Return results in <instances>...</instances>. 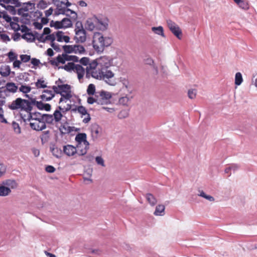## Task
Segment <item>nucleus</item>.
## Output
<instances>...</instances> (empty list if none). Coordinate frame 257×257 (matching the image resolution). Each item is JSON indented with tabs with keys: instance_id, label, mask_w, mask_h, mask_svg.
Instances as JSON below:
<instances>
[{
	"instance_id": "obj_1",
	"label": "nucleus",
	"mask_w": 257,
	"mask_h": 257,
	"mask_svg": "<svg viewBox=\"0 0 257 257\" xmlns=\"http://www.w3.org/2000/svg\"><path fill=\"white\" fill-rule=\"evenodd\" d=\"M113 39L110 37H104L99 32L94 33L92 40L93 48L98 53L103 52L105 47H107L111 45Z\"/></svg>"
},
{
	"instance_id": "obj_2",
	"label": "nucleus",
	"mask_w": 257,
	"mask_h": 257,
	"mask_svg": "<svg viewBox=\"0 0 257 257\" xmlns=\"http://www.w3.org/2000/svg\"><path fill=\"white\" fill-rule=\"evenodd\" d=\"M25 96L28 98V99H23L21 97H18L13 100L10 105H14L15 106L24 107L27 110H33V106H37L40 101H37L36 98L30 97V95L26 94Z\"/></svg>"
},
{
	"instance_id": "obj_3",
	"label": "nucleus",
	"mask_w": 257,
	"mask_h": 257,
	"mask_svg": "<svg viewBox=\"0 0 257 257\" xmlns=\"http://www.w3.org/2000/svg\"><path fill=\"white\" fill-rule=\"evenodd\" d=\"M75 36L74 40L76 43H84L86 40V31L84 29L82 23L78 21L75 24V29L74 30Z\"/></svg>"
},
{
	"instance_id": "obj_4",
	"label": "nucleus",
	"mask_w": 257,
	"mask_h": 257,
	"mask_svg": "<svg viewBox=\"0 0 257 257\" xmlns=\"http://www.w3.org/2000/svg\"><path fill=\"white\" fill-rule=\"evenodd\" d=\"M114 73L111 70H102L101 79L104 80L108 85L114 86L116 84V82L115 80L112 79L114 77Z\"/></svg>"
},
{
	"instance_id": "obj_5",
	"label": "nucleus",
	"mask_w": 257,
	"mask_h": 257,
	"mask_svg": "<svg viewBox=\"0 0 257 257\" xmlns=\"http://www.w3.org/2000/svg\"><path fill=\"white\" fill-rule=\"evenodd\" d=\"M167 24L169 30L179 39H181L182 32L179 27L171 20L167 21Z\"/></svg>"
},
{
	"instance_id": "obj_6",
	"label": "nucleus",
	"mask_w": 257,
	"mask_h": 257,
	"mask_svg": "<svg viewBox=\"0 0 257 257\" xmlns=\"http://www.w3.org/2000/svg\"><path fill=\"white\" fill-rule=\"evenodd\" d=\"M78 111L80 114H81V117L83 115H87V117L84 118L82 122L84 123H88L91 119V117L90 114L88 113L87 109L86 108L82 106H75L74 108H73L71 109V112H75L76 111Z\"/></svg>"
},
{
	"instance_id": "obj_7",
	"label": "nucleus",
	"mask_w": 257,
	"mask_h": 257,
	"mask_svg": "<svg viewBox=\"0 0 257 257\" xmlns=\"http://www.w3.org/2000/svg\"><path fill=\"white\" fill-rule=\"evenodd\" d=\"M96 28L105 31L107 29L108 19L106 17H97L95 16Z\"/></svg>"
},
{
	"instance_id": "obj_8",
	"label": "nucleus",
	"mask_w": 257,
	"mask_h": 257,
	"mask_svg": "<svg viewBox=\"0 0 257 257\" xmlns=\"http://www.w3.org/2000/svg\"><path fill=\"white\" fill-rule=\"evenodd\" d=\"M21 32L22 33H25V34H23L22 35V38L24 39L27 40L28 42H33L35 39L36 37L35 35H34L33 32H30V29L27 26L25 25H23L22 26Z\"/></svg>"
},
{
	"instance_id": "obj_9",
	"label": "nucleus",
	"mask_w": 257,
	"mask_h": 257,
	"mask_svg": "<svg viewBox=\"0 0 257 257\" xmlns=\"http://www.w3.org/2000/svg\"><path fill=\"white\" fill-rule=\"evenodd\" d=\"M8 107L9 108H10L11 110H20L21 111H25L26 112H27L28 113V118L27 119L25 118L24 116H23L22 115V114H20V116H21V118H22V119H23V120L24 121V122H26V121H30L31 120H34V115H33V112H32V110H27L26 109H25L24 107H18V106H13V105H8Z\"/></svg>"
},
{
	"instance_id": "obj_10",
	"label": "nucleus",
	"mask_w": 257,
	"mask_h": 257,
	"mask_svg": "<svg viewBox=\"0 0 257 257\" xmlns=\"http://www.w3.org/2000/svg\"><path fill=\"white\" fill-rule=\"evenodd\" d=\"M2 17L7 22L10 24L12 29L15 31H18L20 30V25L18 23H14L12 21V18L8 15L7 12L5 11L2 12Z\"/></svg>"
},
{
	"instance_id": "obj_11",
	"label": "nucleus",
	"mask_w": 257,
	"mask_h": 257,
	"mask_svg": "<svg viewBox=\"0 0 257 257\" xmlns=\"http://www.w3.org/2000/svg\"><path fill=\"white\" fill-rule=\"evenodd\" d=\"M4 94L6 96H9L10 93H15L18 89V86L14 82H7L5 87Z\"/></svg>"
},
{
	"instance_id": "obj_12",
	"label": "nucleus",
	"mask_w": 257,
	"mask_h": 257,
	"mask_svg": "<svg viewBox=\"0 0 257 257\" xmlns=\"http://www.w3.org/2000/svg\"><path fill=\"white\" fill-rule=\"evenodd\" d=\"M111 60L107 56L100 57L99 58V66L101 70H104L111 66Z\"/></svg>"
},
{
	"instance_id": "obj_13",
	"label": "nucleus",
	"mask_w": 257,
	"mask_h": 257,
	"mask_svg": "<svg viewBox=\"0 0 257 257\" xmlns=\"http://www.w3.org/2000/svg\"><path fill=\"white\" fill-rule=\"evenodd\" d=\"M85 29L88 31H92L96 28L95 15L88 18L85 24Z\"/></svg>"
},
{
	"instance_id": "obj_14",
	"label": "nucleus",
	"mask_w": 257,
	"mask_h": 257,
	"mask_svg": "<svg viewBox=\"0 0 257 257\" xmlns=\"http://www.w3.org/2000/svg\"><path fill=\"white\" fill-rule=\"evenodd\" d=\"M63 151L68 157L73 156L77 153L75 147L71 145L64 146Z\"/></svg>"
},
{
	"instance_id": "obj_15",
	"label": "nucleus",
	"mask_w": 257,
	"mask_h": 257,
	"mask_svg": "<svg viewBox=\"0 0 257 257\" xmlns=\"http://www.w3.org/2000/svg\"><path fill=\"white\" fill-rule=\"evenodd\" d=\"M99 93L100 97H101V99L99 100H101V102H103V104L107 103V102L112 97L111 93L103 90H101Z\"/></svg>"
},
{
	"instance_id": "obj_16",
	"label": "nucleus",
	"mask_w": 257,
	"mask_h": 257,
	"mask_svg": "<svg viewBox=\"0 0 257 257\" xmlns=\"http://www.w3.org/2000/svg\"><path fill=\"white\" fill-rule=\"evenodd\" d=\"M21 6V9L24 13L28 12L29 11L33 10L35 9V4L33 1H29L22 3Z\"/></svg>"
},
{
	"instance_id": "obj_17",
	"label": "nucleus",
	"mask_w": 257,
	"mask_h": 257,
	"mask_svg": "<svg viewBox=\"0 0 257 257\" xmlns=\"http://www.w3.org/2000/svg\"><path fill=\"white\" fill-rule=\"evenodd\" d=\"M50 151L54 156L57 158H60L62 153V150L57 147L55 144H52L50 147Z\"/></svg>"
},
{
	"instance_id": "obj_18",
	"label": "nucleus",
	"mask_w": 257,
	"mask_h": 257,
	"mask_svg": "<svg viewBox=\"0 0 257 257\" xmlns=\"http://www.w3.org/2000/svg\"><path fill=\"white\" fill-rule=\"evenodd\" d=\"M65 62V57L60 54H59L55 59L50 60V64L55 66H58L59 63L64 64Z\"/></svg>"
},
{
	"instance_id": "obj_19",
	"label": "nucleus",
	"mask_w": 257,
	"mask_h": 257,
	"mask_svg": "<svg viewBox=\"0 0 257 257\" xmlns=\"http://www.w3.org/2000/svg\"><path fill=\"white\" fill-rule=\"evenodd\" d=\"M11 192L10 188L7 187L6 185H4V182L3 181L0 185V196H8Z\"/></svg>"
},
{
	"instance_id": "obj_20",
	"label": "nucleus",
	"mask_w": 257,
	"mask_h": 257,
	"mask_svg": "<svg viewBox=\"0 0 257 257\" xmlns=\"http://www.w3.org/2000/svg\"><path fill=\"white\" fill-rule=\"evenodd\" d=\"M100 129V128L97 124L95 123L92 125L91 127V136L93 140L97 138Z\"/></svg>"
},
{
	"instance_id": "obj_21",
	"label": "nucleus",
	"mask_w": 257,
	"mask_h": 257,
	"mask_svg": "<svg viewBox=\"0 0 257 257\" xmlns=\"http://www.w3.org/2000/svg\"><path fill=\"white\" fill-rule=\"evenodd\" d=\"M3 182H4V185H6V186L7 187L10 188L11 190V189L17 188L18 186V184L15 180L7 179V180L3 181Z\"/></svg>"
},
{
	"instance_id": "obj_22",
	"label": "nucleus",
	"mask_w": 257,
	"mask_h": 257,
	"mask_svg": "<svg viewBox=\"0 0 257 257\" xmlns=\"http://www.w3.org/2000/svg\"><path fill=\"white\" fill-rule=\"evenodd\" d=\"M75 148L76 150H77V153L76 154L78 156H84L87 152V148L86 149L83 144H81L80 145L77 144Z\"/></svg>"
},
{
	"instance_id": "obj_23",
	"label": "nucleus",
	"mask_w": 257,
	"mask_h": 257,
	"mask_svg": "<svg viewBox=\"0 0 257 257\" xmlns=\"http://www.w3.org/2000/svg\"><path fill=\"white\" fill-rule=\"evenodd\" d=\"M57 8L55 11V15L58 16L60 14L66 15L67 17H70V14H66L65 13V8H62L61 6L59 4H55Z\"/></svg>"
},
{
	"instance_id": "obj_24",
	"label": "nucleus",
	"mask_w": 257,
	"mask_h": 257,
	"mask_svg": "<svg viewBox=\"0 0 257 257\" xmlns=\"http://www.w3.org/2000/svg\"><path fill=\"white\" fill-rule=\"evenodd\" d=\"M37 108L40 110H45L46 111H50L51 109V105L49 103H44L42 101H40Z\"/></svg>"
},
{
	"instance_id": "obj_25",
	"label": "nucleus",
	"mask_w": 257,
	"mask_h": 257,
	"mask_svg": "<svg viewBox=\"0 0 257 257\" xmlns=\"http://www.w3.org/2000/svg\"><path fill=\"white\" fill-rule=\"evenodd\" d=\"M165 209L164 205H158L156 207L154 214L156 216H163L165 214Z\"/></svg>"
},
{
	"instance_id": "obj_26",
	"label": "nucleus",
	"mask_w": 257,
	"mask_h": 257,
	"mask_svg": "<svg viewBox=\"0 0 257 257\" xmlns=\"http://www.w3.org/2000/svg\"><path fill=\"white\" fill-rule=\"evenodd\" d=\"M76 64L74 62H68L67 64L58 67V69H63L67 72H71L72 70L74 71Z\"/></svg>"
},
{
	"instance_id": "obj_27",
	"label": "nucleus",
	"mask_w": 257,
	"mask_h": 257,
	"mask_svg": "<svg viewBox=\"0 0 257 257\" xmlns=\"http://www.w3.org/2000/svg\"><path fill=\"white\" fill-rule=\"evenodd\" d=\"M87 139V135L85 133H78L76 135L75 140L77 142V144L80 145L82 144V142Z\"/></svg>"
},
{
	"instance_id": "obj_28",
	"label": "nucleus",
	"mask_w": 257,
	"mask_h": 257,
	"mask_svg": "<svg viewBox=\"0 0 257 257\" xmlns=\"http://www.w3.org/2000/svg\"><path fill=\"white\" fill-rule=\"evenodd\" d=\"M63 50L65 52L64 54H70L72 53H76L75 47L74 45H64L63 46Z\"/></svg>"
},
{
	"instance_id": "obj_29",
	"label": "nucleus",
	"mask_w": 257,
	"mask_h": 257,
	"mask_svg": "<svg viewBox=\"0 0 257 257\" xmlns=\"http://www.w3.org/2000/svg\"><path fill=\"white\" fill-rule=\"evenodd\" d=\"M152 31L158 35H160L163 37H165V34L164 33V29L162 26L159 27H153L152 28Z\"/></svg>"
},
{
	"instance_id": "obj_30",
	"label": "nucleus",
	"mask_w": 257,
	"mask_h": 257,
	"mask_svg": "<svg viewBox=\"0 0 257 257\" xmlns=\"http://www.w3.org/2000/svg\"><path fill=\"white\" fill-rule=\"evenodd\" d=\"M44 121L48 124H53L54 119L52 114L44 113L43 114Z\"/></svg>"
},
{
	"instance_id": "obj_31",
	"label": "nucleus",
	"mask_w": 257,
	"mask_h": 257,
	"mask_svg": "<svg viewBox=\"0 0 257 257\" xmlns=\"http://www.w3.org/2000/svg\"><path fill=\"white\" fill-rule=\"evenodd\" d=\"M58 87L60 89V92H61V94L66 93L67 91H71V86L68 84L58 85Z\"/></svg>"
},
{
	"instance_id": "obj_32",
	"label": "nucleus",
	"mask_w": 257,
	"mask_h": 257,
	"mask_svg": "<svg viewBox=\"0 0 257 257\" xmlns=\"http://www.w3.org/2000/svg\"><path fill=\"white\" fill-rule=\"evenodd\" d=\"M52 115L55 122H59L63 117V114L59 110H55Z\"/></svg>"
},
{
	"instance_id": "obj_33",
	"label": "nucleus",
	"mask_w": 257,
	"mask_h": 257,
	"mask_svg": "<svg viewBox=\"0 0 257 257\" xmlns=\"http://www.w3.org/2000/svg\"><path fill=\"white\" fill-rule=\"evenodd\" d=\"M146 198L147 201L151 206H155L156 204L157 199L153 194L151 193L147 194Z\"/></svg>"
},
{
	"instance_id": "obj_34",
	"label": "nucleus",
	"mask_w": 257,
	"mask_h": 257,
	"mask_svg": "<svg viewBox=\"0 0 257 257\" xmlns=\"http://www.w3.org/2000/svg\"><path fill=\"white\" fill-rule=\"evenodd\" d=\"M3 68H1L0 69V74L5 77H8L11 74V68L9 65H6L5 67V71H3Z\"/></svg>"
},
{
	"instance_id": "obj_35",
	"label": "nucleus",
	"mask_w": 257,
	"mask_h": 257,
	"mask_svg": "<svg viewBox=\"0 0 257 257\" xmlns=\"http://www.w3.org/2000/svg\"><path fill=\"white\" fill-rule=\"evenodd\" d=\"M9 4H11L15 6L17 8L21 7L22 3L20 2L19 0H1V3Z\"/></svg>"
},
{
	"instance_id": "obj_36",
	"label": "nucleus",
	"mask_w": 257,
	"mask_h": 257,
	"mask_svg": "<svg viewBox=\"0 0 257 257\" xmlns=\"http://www.w3.org/2000/svg\"><path fill=\"white\" fill-rule=\"evenodd\" d=\"M62 56L65 57L66 61H73L72 62H79V58L75 55H69L66 54H62Z\"/></svg>"
},
{
	"instance_id": "obj_37",
	"label": "nucleus",
	"mask_w": 257,
	"mask_h": 257,
	"mask_svg": "<svg viewBox=\"0 0 257 257\" xmlns=\"http://www.w3.org/2000/svg\"><path fill=\"white\" fill-rule=\"evenodd\" d=\"M237 6L241 9L247 11L249 9V6L247 1L245 0H241L238 4Z\"/></svg>"
},
{
	"instance_id": "obj_38",
	"label": "nucleus",
	"mask_w": 257,
	"mask_h": 257,
	"mask_svg": "<svg viewBox=\"0 0 257 257\" xmlns=\"http://www.w3.org/2000/svg\"><path fill=\"white\" fill-rule=\"evenodd\" d=\"M19 91L24 93L25 95L28 94L27 93H29L32 88L31 86L29 85H22L19 88Z\"/></svg>"
},
{
	"instance_id": "obj_39",
	"label": "nucleus",
	"mask_w": 257,
	"mask_h": 257,
	"mask_svg": "<svg viewBox=\"0 0 257 257\" xmlns=\"http://www.w3.org/2000/svg\"><path fill=\"white\" fill-rule=\"evenodd\" d=\"M243 79L242 74L240 72H237L235 76V84L236 86L240 85L242 82Z\"/></svg>"
},
{
	"instance_id": "obj_40",
	"label": "nucleus",
	"mask_w": 257,
	"mask_h": 257,
	"mask_svg": "<svg viewBox=\"0 0 257 257\" xmlns=\"http://www.w3.org/2000/svg\"><path fill=\"white\" fill-rule=\"evenodd\" d=\"M87 102L89 104H92L95 102L98 104H103V102H101V100H99L92 96H89L87 98Z\"/></svg>"
},
{
	"instance_id": "obj_41",
	"label": "nucleus",
	"mask_w": 257,
	"mask_h": 257,
	"mask_svg": "<svg viewBox=\"0 0 257 257\" xmlns=\"http://www.w3.org/2000/svg\"><path fill=\"white\" fill-rule=\"evenodd\" d=\"M102 70L99 69L98 72L97 71H92L91 72V76L98 80H101Z\"/></svg>"
},
{
	"instance_id": "obj_42",
	"label": "nucleus",
	"mask_w": 257,
	"mask_h": 257,
	"mask_svg": "<svg viewBox=\"0 0 257 257\" xmlns=\"http://www.w3.org/2000/svg\"><path fill=\"white\" fill-rule=\"evenodd\" d=\"M33 115H34V120H37L39 122H42L43 121V114H42L40 112H33Z\"/></svg>"
},
{
	"instance_id": "obj_43",
	"label": "nucleus",
	"mask_w": 257,
	"mask_h": 257,
	"mask_svg": "<svg viewBox=\"0 0 257 257\" xmlns=\"http://www.w3.org/2000/svg\"><path fill=\"white\" fill-rule=\"evenodd\" d=\"M49 131H44L42 133V135L41 136L40 138L41 140L42 143L43 144L44 143L48 141L49 138Z\"/></svg>"
},
{
	"instance_id": "obj_44",
	"label": "nucleus",
	"mask_w": 257,
	"mask_h": 257,
	"mask_svg": "<svg viewBox=\"0 0 257 257\" xmlns=\"http://www.w3.org/2000/svg\"><path fill=\"white\" fill-rule=\"evenodd\" d=\"M34 35H35L36 39L40 42L45 43L47 41L46 36L44 37V35L43 34L39 35L37 32H35Z\"/></svg>"
},
{
	"instance_id": "obj_45",
	"label": "nucleus",
	"mask_w": 257,
	"mask_h": 257,
	"mask_svg": "<svg viewBox=\"0 0 257 257\" xmlns=\"http://www.w3.org/2000/svg\"><path fill=\"white\" fill-rule=\"evenodd\" d=\"M44 80L38 79L37 81L35 83L36 86L38 88H45L48 87V86L46 84H44ZM48 87H50V86H48Z\"/></svg>"
},
{
	"instance_id": "obj_46",
	"label": "nucleus",
	"mask_w": 257,
	"mask_h": 257,
	"mask_svg": "<svg viewBox=\"0 0 257 257\" xmlns=\"http://www.w3.org/2000/svg\"><path fill=\"white\" fill-rule=\"evenodd\" d=\"M95 86L93 84H90L87 89V93L89 95H93L95 93Z\"/></svg>"
},
{
	"instance_id": "obj_47",
	"label": "nucleus",
	"mask_w": 257,
	"mask_h": 257,
	"mask_svg": "<svg viewBox=\"0 0 257 257\" xmlns=\"http://www.w3.org/2000/svg\"><path fill=\"white\" fill-rule=\"evenodd\" d=\"M7 56L9 57L10 62H13L18 58V55L11 50L7 54Z\"/></svg>"
},
{
	"instance_id": "obj_48",
	"label": "nucleus",
	"mask_w": 257,
	"mask_h": 257,
	"mask_svg": "<svg viewBox=\"0 0 257 257\" xmlns=\"http://www.w3.org/2000/svg\"><path fill=\"white\" fill-rule=\"evenodd\" d=\"M12 127L15 133L17 134H20L21 133V127L18 123L16 122L15 121H13L12 122Z\"/></svg>"
},
{
	"instance_id": "obj_49",
	"label": "nucleus",
	"mask_w": 257,
	"mask_h": 257,
	"mask_svg": "<svg viewBox=\"0 0 257 257\" xmlns=\"http://www.w3.org/2000/svg\"><path fill=\"white\" fill-rule=\"evenodd\" d=\"M63 19H65V21L63 23V29H66L72 27V22L70 19L64 18Z\"/></svg>"
},
{
	"instance_id": "obj_50",
	"label": "nucleus",
	"mask_w": 257,
	"mask_h": 257,
	"mask_svg": "<svg viewBox=\"0 0 257 257\" xmlns=\"http://www.w3.org/2000/svg\"><path fill=\"white\" fill-rule=\"evenodd\" d=\"M75 54H83L85 52L84 47L80 45H75Z\"/></svg>"
},
{
	"instance_id": "obj_51",
	"label": "nucleus",
	"mask_w": 257,
	"mask_h": 257,
	"mask_svg": "<svg viewBox=\"0 0 257 257\" xmlns=\"http://www.w3.org/2000/svg\"><path fill=\"white\" fill-rule=\"evenodd\" d=\"M30 13H31L33 17L35 18L37 20L40 19L43 15L42 12L39 10H37L35 12H34L33 11H30Z\"/></svg>"
},
{
	"instance_id": "obj_52",
	"label": "nucleus",
	"mask_w": 257,
	"mask_h": 257,
	"mask_svg": "<svg viewBox=\"0 0 257 257\" xmlns=\"http://www.w3.org/2000/svg\"><path fill=\"white\" fill-rule=\"evenodd\" d=\"M74 71H75L77 74H84L85 73V69L80 64H76V66L75 67Z\"/></svg>"
},
{
	"instance_id": "obj_53",
	"label": "nucleus",
	"mask_w": 257,
	"mask_h": 257,
	"mask_svg": "<svg viewBox=\"0 0 257 257\" xmlns=\"http://www.w3.org/2000/svg\"><path fill=\"white\" fill-rule=\"evenodd\" d=\"M15 6H11V5H7V8H5V9L9 11L10 14H11L13 15H15L17 14V11L16 10Z\"/></svg>"
},
{
	"instance_id": "obj_54",
	"label": "nucleus",
	"mask_w": 257,
	"mask_h": 257,
	"mask_svg": "<svg viewBox=\"0 0 257 257\" xmlns=\"http://www.w3.org/2000/svg\"><path fill=\"white\" fill-rule=\"evenodd\" d=\"M199 196L206 199L207 200H209V201H213L214 200V198H213V197H212L210 195L206 194L203 191H201L200 192Z\"/></svg>"
},
{
	"instance_id": "obj_55",
	"label": "nucleus",
	"mask_w": 257,
	"mask_h": 257,
	"mask_svg": "<svg viewBox=\"0 0 257 257\" xmlns=\"http://www.w3.org/2000/svg\"><path fill=\"white\" fill-rule=\"evenodd\" d=\"M75 127L74 126H67V131H63L61 130V128H60V132L62 136H63L64 135H65L66 134H69L71 133L72 132L74 131Z\"/></svg>"
},
{
	"instance_id": "obj_56",
	"label": "nucleus",
	"mask_w": 257,
	"mask_h": 257,
	"mask_svg": "<svg viewBox=\"0 0 257 257\" xmlns=\"http://www.w3.org/2000/svg\"><path fill=\"white\" fill-rule=\"evenodd\" d=\"M65 21V19H62L60 21H55V24L54 25H55L54 28L57 30L63 29V23Z\"/></svg>"
},
{
	"instance_id": "obj_57",
	"label": "nucleus",
	"mask_w": 257,
	"mask_h": 257,
	"mask_svg": "<svg viewBox=\"0 0 257 257\" xmlns=\"http://www.w3.org/2000/svg\"><path fill=\"white\" fill-rule=\"evenodd\" d=\"M48 6V4L44 0L40 1L39 3L37 4V8L44 10L46 9Z\"/></svg>"
},
{
	"instance_id": "obj_58",
	"label": "nucleus",
	"mask_w": 257,
	"mask_h": 257,
	"mask_svg": "<svg viewBox=\"0 0 257 257\" xmlns=\"http://www.w3.org/2000/svg\"><path fill=\"white\" fill-rule=\"evenodd\" d=\"M21 61L24 63H27L31 60V56L27 54H22L20 56Z\"/></svg>"
},
{
	"instance_id": "obj_59",
	"label": "nucleus",
	"mask_w": 257,
	"mask_h": 257,
	"mask_svg": "<svg viewBox=\"0 0 257 257\" xmlns=\"http://www.w3.org/2000/svg\"><path fill=\"white\" fill-rule=\"evenodd\" d=\"M197 91L195 89H190L188 90V96L190 99H194L196 95Z\"/></svg>"
},
{
	"instance_id": "obj_60",
	"label": "nucleus",
	"mask_w": 257,
	"mask_h": 257,
	"mask_svg": "<svg viewBox=\"0 0 257 257\" xmlns=\"http://www.w3.org/2000/svg\"><path fill=\"white\" fill-rule=\"evenodd\" d=\"M89 68L90 69H95L97 66L99 65V59L98 61L96 60H94L91 63L89 64Z\"/></svg>"
},
{
	"instance_id": "obj_61",
	"label": "nucleus",
	"mask_w": 257,
	"mask_h": 257,
	"mask_svg": "<svg viewBox=\"0 0 257 257\" xmlns=\"http://www.w3.org/2000/svg\"><path fill=\"white\" fill-rule=\"evenodd\" d=\"M128 113L127 111L125 110H122L119 112L118 114V117L120 119H122L127 117Z\"/></svg>"
},
{
	"instance_id": "obj_62",
	"label": "nucleus",
	"mask_w": 257,
	"mask_h": 257,
	"mask_svg": "<svg viewBox=\"0 0 257 257\" xmlns=\"http://www.w3.org/2000/svg\"><path fill=\"white\" fill-rule=\"evenodd\" d=\"M30 60L31 63L33 65V67L32 68H35V67L38 66L39 64H41L40 60L36 58H31Z\"/></svg>"
},
{
	"instance_id": "obj_63",
	"label": "nucleus",
	"mask_w": 257,
	"mask_h": 257,
	"mask_svg": "<svg viewBox=\"0 0 257 257\" xmlns=\"http://www.w3.org/2000/svg\"><path fill=\"white\" fill-rule=\"evenodd\" d=\"M63 32L62 31H58L56 33V36L57 37V41L59 42H62L63 40L64 35H63Z\"/></svg>"
},
{
	"instance_id": "obj_64",
	"label": "nucleus",
	"mask_w": 257,
	"mask_h": 257,
	"mask_svg": "<svg viewBox=\"0 0 257 257\" xmlns=\"http://www.w3.org/2000/svg\"><path fill=\"white\" fill-rule=\"evenodd\" d=\"M89 58L88 57H82L79 60V62L83 66H87L89 64Z\"/></svg>"
}]
</instances>
